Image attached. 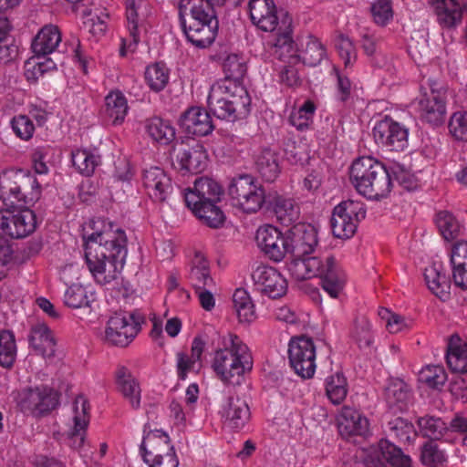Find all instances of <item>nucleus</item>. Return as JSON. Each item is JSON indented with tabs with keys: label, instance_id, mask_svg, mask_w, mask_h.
I'll use <instances>...</instances> for the list:
<instances>
[{
	"label": "nucleus",
	"instance_id": "obj_1",
	"mask_svg": "<svg viewBox=\"0 0 467 467\" xmlns=\"http://www.w3.org/2000/svg\"><path fill=\"white\" fill-rule=\"evenodd\" d=\"M92 233L84 236L85 262L95 282L106 285L117 280L127 256V236L114 223L98 218Z\"/></svg>",
	"mask_w": 467,
	"mask_h": 467
},
{
	"label": "nucleus",
	"instance_id": "obj_2",
	"mask_svg": "<svg viewBox=\"0 0 467 467\" xmlns=\"http://www.w3.org/2000/svg\"><path fill=\"white\" fill-rule=\"evenodd\" d=\"M212 368L223 384L239 386L250 374L254 358L250 348L236 334H218L213 341Z\"/></svg>",
	"mask_w": 467,
	"mask_h": 467
},
{
	"label": "nucleus",
	"instance_id": "obj_3",
	"mask_svg": "<svg viewBox=\"0 0 467 467\" xmlns=\"http://www.w3.org/2000/svg\"><path fill=\"white\" fill-rule=\"evenodd\" d=\"M249 14L252 23L265 32L276 31L273 47L280 60L296 58L295 43L292 38V17L287 12H277L273 0H250Z\"/></svg>",
	"mask_w": 467,
	"mask_h": 467
},
{
	"label": "nucleus",
	"instance_id": "obj_4",
	"mask_svg": "<svg viewBox=\"0 0 467 467\" xmlns=\"http://www.w3.org/2000/svg\"><path fill=\"white\" fill-rule=\"evenodd\" d=\"M288 264V271L296 280L319 277L323 290L332 298H338L344 290L347 275L336 258L331 254L321 256H294Z\"/></svg>",
	"mask_w": 467,
	"mask_h": 467
},
{
	"label": "nucleus",
	"instance_id": "obj_5",
	"mask_svg": "<svg viewBox=\"0 0 467 467\" xmlns=\"http://www.w3.org/2000/svg\"><path fill=\"white\" fill-rule=\"evenodd\" d=\"M179 20L184 36L193 46H211L218 33L216 11L202 0H181Z\"/></svg>",
	"mask_w": 467,
	"mask_h": 467
},
{
	"label": "nucleus",
	"instance_id": "obj_6",
	"mask_svg": "<svg viewBox=\"0 0 467 467\" xmlns=\"http://www.w3.org/2000/svg\"><path fill=\"white\" fill-rule=\"evenodd\" d=\"M349 179L356 191L368 200L384 199L392 189L388 169L382 162L369 156H363L353 161Z\"/></svg>",
	"mask_w": 467,
	"mask_h": 467
},
{
	"label": "nucleus",
	"instance_id": "obj_7",
	"mask_svg": "<svg viewBox=\"0 0 467 467\" xmlns=\"http://www.w3.org/2000/svg\"><path fill=\"white\" fill-rule=\"evenodd\" d=\"M42 195V186L30 171L7 168L0 171V199L4 202L35 204Z\"/></svg>",
	"mask_w": 467,
	"mask_h": 467
},
{
	"label": "nucleus",
	"instance_id": "obj_8",
	"mask_svg": "<svg viewBox=\"0 0 467 467\" xmlns=\"http://www.w3.org/2000/svg\"><path fill=\"white\" fill-rule=\"evenodd\" d=\"M144 322L145 317L139 311L115 314L107 322L104 339L109 345L125 348L138 336Z\"/></svg>",
	"mask_w": 467,
	"mask_h": 467
},
{
	"label": "nucleus",
	"instance_id": "obj_9",
	"mask_svg": "<svg viewBox=\"0 0 467 467\" xmlns=\"http://www.w3.org/2000/svg\"><path fill=\"white\" fill-rule=\"evenodd\" d=\"M228 193L235 206L244 213L259 211L265 203V190L251 175L244 174L232 180Z\"/></svg>",
	"mask_w": 467,
	"mask_h": 467
},
{
	"label": "nucleus",
	"instance_id": "obj_10",
	"mask_svg": "<svg viewBox=\"0 0 467 467\" xmlns=\"http://www.w3.org/2000/svg\"><path fill=\"white\" fill-rule=\"evenodd\" d=\"M59 402V395L47 385H39L22 389L18 393L17 405L24 413L41 417L55 410Z\"/></svg>",
	"mask_w": 467,
	"mask_h": 467
},
{
	"label": "nucleus",
	"instance_id": "obj_11",
	"mask_svg": "<svg viewBox=\"0 0 467 467\" xmlns=\"http://www.w3.org/2000/svg\"><path fill=\"white\" fill-rule=\"evenodd\" d=\"M366 216L364 204L358 201L347 200L337 204L332 213L331 229L333 235L348 239L354 235L358 223Z\"/></svg>",
	"mask_w": 467,
	"mask_h": 467
},
{
	"label": "nucleus",
	"instance_id": "obj_12",
	"mask_svg": "<svg viewBox=\"0 0 467 467\" xmlns=\"http://www.w3.org/2000/svg\"><path fill=\"white\" fill-rule=\"evenodd\" d=\"M291 368L303 379H311L316 372V346L306 336L293 337L288 344Z\"/></svg>",
	"mask_w": 467,
	"mask_h": 467
},
{
	"label": "nucleus",
	"instance_id": "obj_13",
	"mask_svg": "<svg viewBox=\"0 0 467 467\" xmlns=\"http://www.w3.org/2000/svg\"><path fill=\"white\" fill-rule=\"evenodd\" d=\"M125 6L126 27L129 38H122L120 56L134 52L140 41L141 31L145 30V20L149 15V5L144 0H123Z\"/></svg>",
	"mask_w": 467,
	"mask_h": 467
},
{
	"label": "nucleus",
	"instance_id": "obj_14",
	"mask_svg": "<svg viewBox=\"0 0 467 467\" xmlns=\"http://www.w3.org/2000/svg\"><path fill=\"white\" fill-rule=\"evenodd\" d=\"M36 216L29 208L0 210V233L13 239H22L36 228Z\"/></svg>",
	"mask_w": 467,
	"mask_h": 467
},
{
	"label": "nucleus",
	"instance_id": "obj_15",
	"mask_svg": "<svg viewBox=\"0 0 467 467\" xmlns=\"http://www.w3.org/2000/svg\"><path fill=\"white\" fill-rule=\"evenodd\" d=\"M372 134L375 142L389 150H403L408 144V130L389 117L379 120Z\"/></svg>",
	"mask_w": 467,
	"mask_h": 467
},
{
	"label": "nucleus",
	"instance_id": "obj_16",
	"mask_svg": "<svg viewBox=\"0 0 467 467\" xmlns=\"http://www.w3.org/2000/svg\"><path fill=\"white\" fill-rule=\"evenodd\" d=\"M255 240L261 251L274 262H281L289 253V237H285L273 225L266 224L259 227Z\"/></svg>",
	"mask_w": 467,
	"mask_h": 467
},
{
	"label": "nucleus",
	"instance_id": "obj_17",
	"mask_svg": "<svg viewBox=\"0 0 467 467\" xmlns=\"http://www.w3.org/2000/svg\"><path fill=\"white\" fill-rule=\"evenodd\" d=\"M447 97L444 89H424L418 99V112L421 120L433 126L443 123Z\"/></svg>",
	"mask_w": 467,
	"mask_h": 467
},
{
	"label": "nucleus",
	"instance_id": "obj_18",
	"mask_svg": "<svg viewBox=\"0 0 467 467\" xmlns=\"http://www.w3.org/2000/svg\"><path fill=\"white\" fill-rule=\"evenodd\" d=\"M252 277L256 289L270 298H280L286 294V279L275 267L258 265Z\"/></svg>",
	"mask_w": 467,
	"mask_h": 467
},
{
	"label": "nucleus",
	"instance_id": "obj_19",
	"mask_svg": "<svg viewBox=\"0 0 467 467\" xmlns=\"http://www.w3.org/2000/svg\"><path fill=\"white\" fill-rule=\"evenodd\" d=\"M142 186L148 196L155 202H163L171 194V178L162 169L151 166L142 171Z\"/></svg>",
	"mask_w": 467,
	"mask_h": 467
},
{
	"label": "nucleus",
	"instance_id": "obj_20",
	"mask_svg": "<svg viewBox=\"0 0 467 467\" xmlns=\"http://www.w3.org/2000/svg\"><path fill=\"white\" fill-rule=\"evenodd\" d=\"M113 378L117 392L132 410H139L141 402V388L131 370L125 366H118Z\"/></svg>",
	"mask_w": 467,
	"mask_h": 467
},
{
	"label": "nucleus",
	"instance_id": "obj_21",
	"mask_svg": "<svg viewBox=\"0 0 467 467\" xmlns=\"http://www.w3.org/2000/svg\"><path fill=\"white\" fill-rule=\"evenodd\" d=\"M224 428L240 431L249 423L251 411L246 401L239 397H229L220 411Z\"/></svg>",
	"mask_w": 467,
	"mask_h": 467
},
{
	"label": "nucleus",
	"instance_id": "obj_22",
	"mask_svg": "<svg viewBox=\"0 0 467 467\" xmlns=\"http://www.w3.org/2000/svg\"><path fill=\"white\" fill-rule=\"evenodd\" d=\"M73 410L74 427L67 433V444L74 450L80 451L85 446L86 430L89 421L88 400L83 395L78 396L75 399Z\"/></svg>",
	"mask_w": 467,
	"mask_h": 467
},
{
	"label": "nucleus",
	"instance_id": "obj_23",
	"mask_svg": "<svg viewBox=\"0 0 467 467\" xmlns=\"http://www.w3.org/2000/svg\"><path fill=\"white\" fill-rule=\"evenodd\" d=\"M222 193V187L216 181L209 177H200L194 181L192 188L183 191V198L189 208L208 202H219Z\"/></svg>",
	"mask_w": 467,
	"mask_h": 467
},
{
	"label": "nucleus",
	"instance_id": "obj_24",
	"mask_svg": "<svg viewBox=\"0 0 467 467\" xmlns=\"http://www.w3.org/2000/svg\"><path fill=\"white\" fill-rule=\"evenodd\" d=\"M337 428L343 438L364 437L369 431V422L361 411L345 406L337 417Z\"/></svg>",
	"mask_w": 467,
	"mask_h": 467
},
{
	"label": "nucleus",
	"instance_id": "obj_25",
	"mask_svg": "<svg viewBox=\"0 0 467 467\" xmlns=\"http://www.w3.org/2000/svg\"><path fill=\"white\" fill-rule=\"evenodd\" d=\"M317 244V231L312 224L298 223L291 230L289 253L294 256H306L311 254Z\"/></svg>",
	"mask_w": 467,
	"mask_h": 467
},
{
	"label": "nucleus",
	"instance_id": "obj_26",
	"mask_svg": "<svg viewBox=\"0 0 467 467\" xmlns=\"http://www.w3.org/2000/svg\"><path fill=\"white\" fill-rule=\"evenodd\" d=\"M61 39V32L57 26H44L32 39L33 56L38 58H51L49 56L56 53Z\"/></svg>",
	"mask_w": 467,
	"mask_h": 467
},
{
	"label": "nucleus",
	"instance_id": "obj_27",
	"mask_svg": "<svg viewBox=\"0 0 467 467\" xmlns=\"http://www.w3.org/2000/svg\"><path fill=\"white\" fill-rule=\"evenodd\" d=\"M181 125L189 134L196 136H206L213 130L210 114L200 107L187 109L181 118Z\"/></svg>",
	"mask_w": 467,
	"mask_h": 467
},
{
	"label": "nucleus",
	"instance_id": "obj_28",
	"mask_svg": "<svg viewBox=\"0 0 467 467\" xmlns=\"http://www.w3.org/2000/svg\"><path fill=\"white\" fill-rule=\"evenodd\" d=\"M145 431L143 440L140 445V451L144 462L161 457V454L175 451L173 447L170 444V438L168 434L161 430H150Z\"/></svg>",
	"mask_w": 467,
	"mask_h": 467
},
{
	"label": "nucleus",
	"instance_id": "obj_29",
	"mask_svg": "<svg viewBox=\"0 0 467 467\" xmlns=\"http://www.w3.org/2000/svg\"><path fill=\"white\" fill-rule=\"evenodd\" d=\"M29 346L44 358L53 357L56 351V339L51 329L45 323H36L30 328Z\"/></svg>",
	"mask_w": 467,
	"mask_h": 467
},
{
	"label": "nucleus",
	"instance_id": "obj_30",
	"mask_svg": "<svg viewBox=\"0 0 467 467\" xmlns=\"http://www.w3.org/2000/svg\"><path fill=\"white\" fill-rule=\"evenodd\" d=\"M188 278L194 290L215 287V282L211 275L209 262L200 252H196L192 259Z\"/></svg>",
	"mask_w": 467,
	"mask_h": 467
},
{
	"label": "nucleus",
	"instance_id": "obj_31",
	"mask_svg": "<svg viewBox=\"0 0 467 467\" xmlns=\"http://www.w3.org/2000/svg\"><path fill=\"white\" fill-rule=\"evenodd\" d=\"M128 111L127 99L119 89H112L105 97L103 113L106 119L112 125L122 124Z\"/></svg>",
	"mask_w": 467,
	"mask_h": 467
},
{
	"label": "nucleus",
	"instance_id": "obj_32",
	"mask_svg": "<svg viewBox=\"0 0 467 467\" xmlns=\"http://www.w3.org/2000/svg\"><path fill=\"white\" fill-rule=\"evenodd\" d=\"M384 398L390 409L403 411L410 403L411 391L402 379H392L385 388Z\"/></svg>",
	"mask_w": 467,
	"mask_h": 467
},
{
	"label": "nucleus",
	"instance_id": "obj_33",
	"mask_svg": "<svg viewBox=\"0 0 467 467\" xmlns=\"http://www.w3.org/2000/svg\"><path fill=\"white\" fill-rule=\"evenodd\" d=\"M207 152L199 142L188 147V149H183L177 155L181 169L192 173L203 171L207 165Z\"/></svg>",
	"mask_w": 467,
	"mask_h": 467
},
{
	"label": "nucleus",
	"instance_id": "obj_34",
	"mask_svg": "<svg viewBox=\"0 0 467 467\" xmlns=\"http://www.w3.org/2000/svg\"><path fill=\"white\" fill-rule=\"evenodd\" d=\"M446 360L449 368L454 373H467V341L458 335H452L447 345Z\"/></svg>",
	"mask_w": 467,
	"mask_h": 467
},
{
	"label": "nucleus",
	"instance_id": "obj_35",
	"mask_svg": "<svg viewBox=\"0 0 467 467\" xmlns=\"http://www.w3.org/2000/svg\"><path fill=\"white\" fill-rule=\"evenodd\" d=\"M452 279L456 286L467 289V241L457 242L451 250Z\"/></svg>",
	"mask_w": 467,
	"mask_h": 467
},
{
	"label": "nucleus",
	"instance_id": "obj_36",
	"mask_svg": "<svg viewBox=\"0 0 467 467\" xmlns=\"http://www.w3.org/2000/svg\"><path fill=\"white\" fill-rule=\"evenodd\" d=\"M224 84L219 88L245 87L246 65L243 58L235 54L229 55L223 62Z\"/></svg>",
	"mask_w": 467,
	"mask_h": 467
},
{
	"label": "nucleus",
	"instance_id": "obj_37",
	"mask_svg": "<svg viewBox=\"0 0 467 467\" xmlns=\"http://www.w3.org/2000/svg\"><path fill=\"white\" fill-rule=\"evenodd\" d=\"M317 109L316 100L307 99L297 107H294L288 118V122L299 131L310 129Z\"/></svg>",
	"mask_w": 467,
	"mask_h": 467
},
{
	"label": "nucleus",
	"instance_id": "obj_38",
	"mask_svg": "<svg viewBox=\"0 0 467 467\" xmlns=\"http://www.w3.org/2000/svg\"><path fill=\"white\" fill-rule=\"evenodd\" d=\"M207 101L214 115L228 121H234L230 89H211Z\"/></svg>",
	"mask_w": 467,
	"mask_h": 467
},
{
	"label": "nucleus",
	"instance_id": "obj_39",
	"mask_svg": "<svg viewBox=\"0 0 467 467\" xmlns=\"http://www.w3.org/2000/svg\"><path fill=\"white\" fill-rule=\"evenodd\" d=\"M379 463L389 462L392 467H412L411 459L402 451L387 440H381L378 445Z\"/></svg>",
	"mask_w": 467,
	"mask_h": 467
},
{
	"label": "nucleus",
	"instance_id": "obj_40",
	"mask_svg": "<svg viewBox=\"0 0 467 467\" xmlns=\"http://www.w3.org/2000/svg\"><path fill=\"white\" fill-rule=\"evenodd\" d=\"M216 202H208L189 207V209L203 224L211 228H219L223 225L225 216Z\"/></svg>",
	"mask_w": 467,
	"mask_h": 467
},
{
	"label": "nucleus",
	"instance_id": "obj_41",
	"mask_svg": "<svg viewBox=\"0 0 467 467\" xmlns=\"http://www.w3.org/2000/svg\"><path fill=\"white\" fill-rule=\"evenodd\" d=\"M435 10L439 23L444 27L454 26L462 20V6L455 0H437Z\"/></svg>",
	"mask_w": 467,
	"mask_h": 467
},
{
	"label": "nucleus",
	"instance_id": "obj_42",
	"mask_svg": "<svg viewBox=\"0 0 467 467\" xmlns=\"http://www.w3.org/2000/svg\"><path fill=\"white\" fill-rule=\"evenodd\" d=\"M57 69L52 58H38L32 56L25 64V77L30 85L36 84L39 78Z\"/></svg>",
	"mask_w": 467,
	"mask_h": 467
},
{
	"label": "nucleus",
	"instance_id": "obj_43",
	"mask_svg": "<svg viewBox=\"0 0 467 467\" xmlns=\"http://www.w3.org/2000/svg\"><path fill=\"white\" fill-rule=\"evenodd\" d=\"M257 171L266 182H273L280 172L278 159L275 151L264 149L255 160Z\"/></svg>",
	"mask_w": 467,
	"mask_h": 467
},
{
	"label": "nucleus",
	"instance_id": "obj_44",
	"mask_svg": "<svg viewBox=\"0 0 467 467\" xmlns=\"http://www.w3.org/2000/svg\"><path fill=\"white\" fill-rule=\"evenodd\" d=\"M71 161L75 169L84 176H91L100 165V156L87 150H76L71 153Z\"/></svg>",
	"mask_w": 467,
	"mask_h": 467
},
{
	"label": "nucleus",
	"instance_id": "obj_45",
	"mask_svg": "<svg viewBox=\"0 0 467 467\" xmlns=\"http://www.w3.org/2000/svg\"><path fill=\"white\" fill-rule=\"evenodd\" d=\"M417 423L421 434L431 441L441 440L449 432L448 425L438 417L426 415L419 418Z\"/></svg>",
	"mask_w": 467,
	"mask_h": 467
},
{
	"label": "nucleus",
	"instance_id": "obj_46",
	"mask_svg": "<svg viewBox=\"0 0 467 467\" xmlns=\"http://www.w3.org/2000/svg\"><path fill=\"white\" fill-rule=\"evenodd\" d=\"M146 130L153 140L163 145L169 144L175 138L173 127L168 121L157 117L147 121Z\"/></svg>",
	"mask_w": 467,
	"mask_h": 467
},
{
	"label": "nucleus",
	"instance_id": "obj_47",
	"mask_svg": "<svg viewBox=\"0 0 467 467\" xmlns=\"http://www.w3.org/2000/svg\"><path fill=\"white\" fill-rule=\"evenodd\" d=\"M274 211L284 225L289 226L299 218V206L292 198L278 196L275 200Z\"/></svg>",
	"mask_w": 467,
	"mask_h": 467
},
{
	"label": "nucleus",
	"instance_id": "obj_48",
	"mask_svg": "<svg viewBox=\"0 0 467 467\" xmlns=\"http://www.w3.org/2000/svg\"><path fill=\"white\" fill-rule=\"evenodd\" d=\"M424 278L428 288L439 298L445 300L449 296L450 284L444 274L432 265L425 269Z\"/></svg>",
	"mask_w": 467,
	"mask_h": 467
},
{
	"label": "nucleus",
	"instance_id": "obj_49",
	"mask_svg": "<svg viewBox=\"0 0 467 467\" xmlns=\"http://www.w3.org/2000/svg\"><path fill=\"white\" fill-rule=\"evenodd\" d=\"M348 391V381L342 373L336 372L326 379V394L333 404L342 403Z\"/></svg>",
	"mask_w": 467,
	"mask_h": 467
},
{
	"label": "nucleus",
	"instance_id": "obj_50",
	"mask_svg": "<svg viewBox=\"0 0 467 467\" xmlns=\"http://www.w3.org/2000/svg\"><path fill=\"white\" fill-rule=\"evenodd\" d=\"M233 304L241 323H250L255 318L254 304L245 290L236 289L234 291Z\"/></svg>",
	"mask_w": 467,
	"mask_h": 467
},
{
	"label": "nucleus",
	"instance_id": "obj_51",
	"mask_svg": "<svg viewBox=\"0 0 467 467\" xmlns=\"http://www.w3.org/2000/svg\"><path fill=\"white\" fill-rule=\"evenodd\" d=\"M17 353L16 337L13 332L3 330L0 332V366L11 368L16 361Z\"/></svg>",
	"mask_w": 467,
	"mask_h": 467
},
{
	"label": "nucleus",
	"instance_id": "obj_52",
	"mask_svg": "<svg viewBox=\"0 0 467 467\" xmlns=\"http://www.w3.org/2000/svg\"><path fill=\"white\" fill-rule=\"evenodd\" d=\"M93 300V293L88 291L87 287L78 284H74L69 286L64 295L65 305L71 308L89 306L90 302Z\"/></svg>",
	"mask_w": 467,
	"mask_h": 467
},
{
	"label": "nucleus",
	"instance_id": "obj_53",
	"mask_svg": "<svg viewBox=\"0 0 467 467\" xmlns=\"http://www.w3.org/2000/svg\"><path fill=\"white\" fill-rule=\"evenodd\" d=\"M435 223L441 236L447 241L453 240L460 234L459 222L447 211H440L436 213Z\"/></svg>",
	"mask_w": 467,
	"mask_h": 467
},
{
	"label": "nucleus",
	"instance_id": "obj_54",
	"mask_svg": "<svg viewBox=\"0 0 467 467\" xmlns=\"http://www.w3.org/2000/svg\"><path fill=\"white\" fill-rule=\"evenodd\" d=\"M448 460L445 451L434 441L424 442L420 449V462L427 467L443 465Z\"/></svg>",
	"mask_w": 467,
	"mask_h": 467
},
{
	"label": "nucleus",
	"instance_id": "obj_55",
	"mask_svg": "<svg viewBox=\"0 0 467 467\" xmlns=\"http://www.w3.org/2000/svg\"><path fill=\"white\" fill-rule=\"evenodd\" d=\"M149 88H165L170 79V69L164 62L149 65L144 72Z\"/></svg>",
	"mask_w": 467,
	"mask_h": 467
},
{
	"label": "nucleus",
	"instance_id": "obj_56",
	"mask_svg": "<svg viewBox=\"0 0 467 467\" xmlns=\"http://www.w3.org/2000/svg\"><path fill=\"white\" fill-rule=\"evenodd\" d=\"M326 56V49L322 43L315 36L307 37L306 47L299 57L305 65L316 67L323 60Z\"/></svg>",
	"mask_w": 467,
	"mask_h": 467
},
{
	"label": "nucleus",
	"instance_id": "obj_57",
	"mask_svg": "<svg viewBox=\"0 0 467 467\" xmlns=\"http://www.w3.org/2000/svg\"><path fill=\"white\" fill-rule=\"evenodd\" d=\"M232 113L234 121L245 118L250 112L251 97L248 89H234L231 91Z\"/></svg>",
	"mask_w": 467,
	"mask_h": 467
},
{
	"label": "nucleus",
	"instance_id": "obj_58",
	"mask_svg": "<svg viewBox=\"0 0 467 467\" xmlns=\"http://www.w3.org/2000/svg\"><path fill=\"white\" fill-rule=\"evenodd\" d=\"M390 434L400 442L410 443L415 439V431L411 423L402 418H396L388 424Z\"/></svg>",
	"mask_w": 467,
	"mask_h": 467
},
{
	"label": "nucleus",
	"instance_id": "obj_59",
	"mask_svg": "<svg viewBox=\"0 0 467 467\" xmlns=\"http://www.w3.org/2000/svg\"><path fill=\"white\" fill-rule=\"evenodd\" d=\"M419 381L430 388H439L446 381V372L441 366H426L419 373Z\"/></svg>",
	"mask_w": 467,
	"mask_h": 467
},
{
	"label": "nucleus",
	"instance_id": "obj_60",
	"mask_svg": "<svg viewBox=\"0 0 467 467\" xmlns=\"http://www.w3.org/2000/svg\"><path fill=\"white\" fill-rule=\"evenodd\" d=\"M373 21L384 26L393 18V10L390 0H376L370 7Z\"/></svg>",
	"mask_w": 467,
	"mask_h": 467
},
{
	"label": "nucleus",
	"instance_id": "obj_61",
	"mask_svg": "<svg viewBox=\"0 0 467 467\" xmlns=\"http://www.w3.org/2000/svg\"><path fill=\"white\" fill-rule=\"evenodd\" d=\"M52 150L49 145L37 146L32 150L30 160L36 173L40 175L48 173L47 158Z\"/></svg>",
	"mask_w": 467,
	"mask_h": 467
},
{
	"label": "nucleus",
	"instance_id": "obj_62",
	"mask_svg": "<svg viewBox=\"0 0 467 467\" xmlns=\"http://www.w3.org/2000/svg\"><path fill=\"white\" fill-rule=\"evenodd\" d=\"M11 127L16 137L29 140L35 132V125L27 115L19 114L11 119Z\"/></svg>",
	"mask_w": 467,
	"mask_h": 467
},
{
	"label": "nucleus",
	"instance_id": "obj_63",
	"mask_svg": "<svg viewBox=\"0 0 467 467\" xmlns=\"http://www.w3.org/2000/svg\"><path fill=\"white\" fill-rule=\"evenodd\" d=\"M449 130L456 140H467V111H457L451 115Z\"/></svg>",
	"mask_w": 467,
	"mask_h": 467
},
{
	"label": "nucleus",
	"instance_id": "obj_64",
	"mask_svg": "<svg viewBox=\"0 0 467 467\" xmlns=\"http://www.w3.org/2000/svg\"><path fill=\"white\" fill-rule=\"evenodd\" d=\"M379 315L387 320L386 327L390 333H399L410 327V321L398 314L390 313L388 309L382 308Z\"/></svg>",
	"mask_w": 467,
	"mask_h": 467
}]
</instances>
